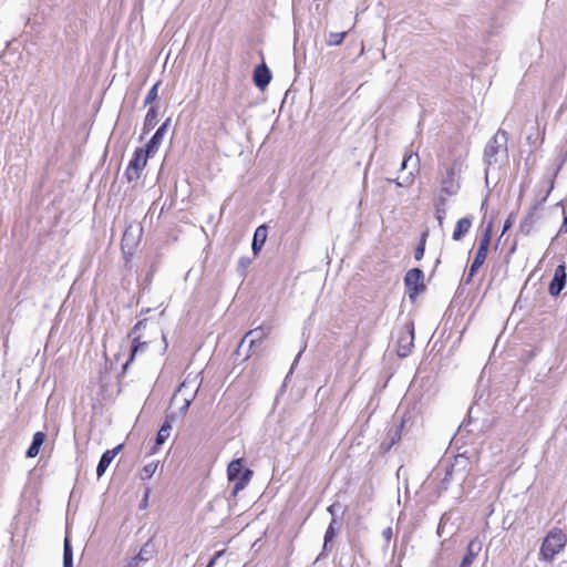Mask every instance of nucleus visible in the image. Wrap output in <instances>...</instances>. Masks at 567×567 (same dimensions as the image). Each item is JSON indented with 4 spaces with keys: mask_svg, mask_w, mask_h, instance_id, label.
<instances>
[{
    "mask_svg": "<svg viewBox=\"0 0 567 567\" xmlns=\"http://www.w3.org/2000/svg\"><path fill=\"white\" fill-rule=\"evenodd\" d=\"M446 196L447 195L445 193H442V189H440L439 194L434 198V203H433L434 210H436V209L446 210V202H447Z\"/></svg>",
    "mask_w": 567,
    "mask_h": 567,
    "instance_id": "obj_26",
    "label": "nucleus"
},
{
    "mask_svg": "<svg viewBox=\"0 0 567 567\" xmlns=\"http://www.w3.org/2000/svg\"><path fill=\"white\" fill-rule=\"evenodd\" d=\"M392 535H393V532H392L391 527H388V528L383 529V532H382V536L384 537V539L386 542H390V539L392 538Z\"/></svg>",
    "mask_w": 567,
    "mask_h": 567,
    "instance_id": "obj_35",
    "label": "nucleus"
},
{
    "mask_svg": "<svg viewBox=\"0 0 567 567\" xmlns=\"http://www.w3.org/2000/svg\"><path fill=\"white\" fill-rule=\"evenodd\" d=\"M270 329L264 327H257L249 330L243 338L240 346L248 342L249 348L260 344L269 334Z\"/></svg>",
    "mask_w": 567,
    "mask_h": 567,
    "instance_id": "obj_13",
    "label": "nucleus"
},
{
    "mask_svg": "<svg viewBox=\"0 0 567 567\" xmlns=\"http://www.w3.org/2000/svg\"><path fill=\"white\" fill-rule=\"evenodd\" d=\"M267 234H268V230L265 225H261L256 228L255 234H254L252 245H251V248H252V251L255 255H257L261 250V248L267 239Z\"/></svg>",
    "mask_w": 567,
    "mask_h": 567,
    "instance_id": "obj_19",
    "label": "nucleus"
},
{
    "mask_svg": "<svg viewBox=\"0 0 567 567\" xmlns=\"http://www.w3.org/2000/svg\"><path fill=\"white\" fill-rule=\"evenodd\" d=\"M271 80L270 70L266 64L258 65L254 72V82L257 87L265 90Z\"/></svg>",
    "mask_w": 567,
    "mask_h": 567,
    "instance_id": "obj_16",
    "label": "nucleus"
},
{
    "mask_svg": "<svg viewBox=\"0 0 567 567\" xmlns=\"http://www.w3.org/2000/svg\"><path fill=\"white\" fill-rule=\"evenodd\" d=\"M145 323L143 321H140L137 322L134 328L132 329L131 331V334L130 336H134L133 338V344H132V348H131V357H130V360L124 364V369L127 367V364L130 362H132L136 355L138 353H143L146 351L147 347H148V342L146 341H141L140 340V334H137L138 330L144 327Z\"/></svg>",
    "mask_w": 567,
    "mask_h": 567,
    "instance_id": "obj_10",
    "label": "nucleus"
},
{
    "mask_svg": "<svg viewBox=\"0 0 567 567\" xmlns=\"http://www.w3.org/2000/svg\"><path fill=\"white\" fill-rule=\"evenodd\" d=\"M150 155L145 153L143 147L136 148L133 158L125 169V177L127 182H137L141 178L142 172L147 164Z\"/></svg>",
    "mask_w": 567,
    "mask_h": 567,
    "instance_id": "obj_6",
    "label": "nucleus"
},
{
    "mask_svg": "<svg viewBox=\"0 0 567 567\" xmlns=\"http://www.w3.org/2000/svg\"><path fill=\"white\" fill-rule=\"evenodd\" d=\"M154 555V546L151 542H147L138 551V554L130 563L128 567H138L141 561L150 560Z\"/></svg>",
    "mask_w": 567,
    "mask_h": 567,
    "instance_id": "obj_17",
    "label": "nucleus"
},
{
    "mask_svg": "<svg viewBox=\"0 0 567 567\" xmlns=\"http://www.w3.org/2000/svg\"><path fill=\"white\" fill-rule=\"evenodd\" d=\"M214 563H215V559H212L210 563L206 567H213Z\"/></svg>",
    "mask_w": 567,
    "mask_h": 567,
    "instance_id": "obj_41",
    "label": "nucleus"
},
{
    "mask_svg": "<svg viewBox=\"0 0 567 567\" xmlns=\"http://www.w3.org/2000/svg\"><path fill=\"white\" fill-rule=\"evenodd\" d=\"M328 511L333 515V505L328 508Z\"/></svg>",
    "mask_w": 567,
    "mask_h": 567,
    "instance_id": "obj_42",
    "label": "nucleus"
},
{
    "mask_svg": "<svg viewBox=\"0 0 567 567\" xmlns=\"http://www.w3.org/2000/svg\"><path fill=\"white\" fill-rule=\"evenodd\" d=\"M162 339H163V342H164V348L163 350H165L167 348V343H166V339H165V336L162 333Z\"/></svg>",
    "mask_w": 567,
    "mask_h": 567,
    "instance_id": "obj_40",
    "label": "nucleus"
},
{
    "mask_svg": "<svg viewBox=\"0 0 567 567\" xmlns=\"http://www.w3.org/2000/svg\"><path fill=\"white\" fill-rule=\"evenodd\" d=\"M156 468H157V463H155V462L146 464L141 471V474H140L141 480L142 481L150 480L156 472Z\"/></svg>",
    "mask_w": 567,
    "mask_h": 567,
    "instance_id": "obj_25",
    "label": "nucleus"
},
{
    "mask_svg": "<svg viewBox=\"0 0 567 567\" xmlns=\"http://www.w3.org/2000/svg\"><path fill=\"white\" fill-rule=\"evenodd\" d=\"M404 284L409 291V297L413 299L420 291L425 289L424 274L419 268L410 269L404 277Z\"/></svg>",
    "mask_w": 567,
    "mask_h": 567,
    "instance_id": "obj_7",
    "label": "nucleus"
},
{
    "mask_svg": "<svg viewBox=\"0 0 567 567\" xmlns=\"http://www.w3.org/2000/svg\"><path fill=\"white\" fill-rule=\"evenodd\" d=\"M63 567H73V550L69 537L63 543Z\"/></svg>",
    "mask_w": 567,
    "mask_h": 567,
    "instance_id": "obj_21",
    "label": "nucleus"
},
{
    "mask_svg": "<svg viewBox=\"0 0 567 567\" xmlns=\"http://www.w3.org/2000/svg\"><path fill=\"white\" fill-rule=\"evenodd\" d=\"M561 230H563V231H565V233H567V228H563Z\"/></svg>",
    "mask_w": 567,
    "mask_h": 567,
    "instance_id": "obj_44",
    "label": "nucleus"
},
{
    "mask_svg": "<svg viewBox=\"0 0 567 567\" xmlns=\"http://www.w3.org/2000/svg\"><path fill=\"white\" fill-rule=\"evenodd\" d=\"M426 237H427V233L425 231V233L422 234L421 239H420V244L415 248V251H414L415 260H421L423 258V256H424Z\"/></svg>",
    "mask_w": 567,
    "mask_h": 567,
    "instance_id": "obj_27",
    "label": "nucleus"
},
{
    "mask_svg": "<svg viewBox=\"0 0 567 567\" xmlns=\"http://www.w3.org/2000/svg\"><path fill=\"white\" fill-rule=\"evenodd\" d=\"M564 227L567 228V218L564 219Z\"/></svg>",
    "mask_w": 567,
    "mask_h": 567,
    "instance_id": "obj_43",
    "label": "nucleus"
},
{
    "mask_svg": "<svg viewBox=\"0 0 567 567\" xmlns=\"http://www.w3.org/2000/svg\"><path fill=\"white\" fill-rule=\"evenodd\" d=\"M158 86H159V82L155 83L151 90L148 91L146 97H145V101H144V104L147 105V104H152L156 99H157V94H158Z\"/></svg>",
    "mask_w": 567,
    "mask_h": 567,
    "instance_id": "obj_29",
    "label": "nucleus"
},
{
    "mask_svg": "<svg viewBox=\"0 0 567 567\" xmlns=\"http://www.w3.org/2000/svg\"><path fill=\"white\" fill-rule=\"evenodd\" d=\"M401 429L402 427H390L388 431V437L391 439V443H396L401 439Z\"/></svg>",
    "mask_w": 567,
    "mask_h": 567,
    "instance_id": "obj_32",
    "label": "nucleus"
},
{
    "mask_svg": "<svg viewBox=\"0 0 567 567\" xmlns=\"http://www.w3.org/2000/svg\"><path fill=\"white\" fill-rule=\"evenodd\" d=\"M169 125V118H167L155 132V134L152 136L150 142L146 144L144 148L145 153L150 156L154 155L161 145L163 137L168 128Z\"/></svg>",
    "mask_w": 567,
    "mask_h": 567,
    "instance_id": "obj_12",
    "label": "nucleus"
},
{
    "mask_svg": "<svg viewBox=\"0 0 567 567\" xmlns=\"http://www.w3.org/2000/svg\"><path fill=\"white\" fill-rule=\"evenodd\" d=\"M445 215H446V210H443V209H436L435 210V218L439 223V226H443V221H444V218H445Z\"/></svg>",
    "mask_w": 567,
    "mask_h": 567,
    "instance_id": "obj_34",
    "label": "nucleus"
},
{
    "mask_svg": "<svg viewBox=\"0 0 567 567\" xmlns=\"http://www.w3.org/2000/svg\"><path fill=\"white\" fill-rule=\"evenodd\" d=\"M566 285V266L564 264L557 266L554 277L549 284L548 291L553 297H557Z\"/></svg>",
    "mask_w": 567,
    "mask_h": 567,
    "instance_id": "obj_11",
    "label": "nucleus"
},
{
    "mask_svg": "<svg viewBox=\"0 0 567 567\" xmlns=\"http://www.w3.org/2000/svg\"><path fill=\"white\" fill-rule=\"evenodd\" d=\"M239 264L241 267L246 268L250 264V260L249 259H240Z\"/></svg>",
    "mask_w": 567,
    "mask_h": 567,
    "instance_id": "obj_37",
    "label": "nucleus"
},
{
    "mask_svg": "<svg viewBox=\"0 0 567 567\" xmlns=\"http://www.w3.org/2000/svg\"><path fill=\"white\" fill-rule=\"evenodd\" d=\"M122 449H123V445L118 444L114 449L107 450L106 452H104L102 454L100 462L97 464V467H96L97 477H101L106 472L107 467L110 466V464L112 463L114 457L121 452Z\"/></svg>",
    "mask_w": 567,
    "mask_h": 567,
    "instance_id": "obj_15",
    "label": "nucleus"
},
{
    "mask_svg": "<svg viewBox=\"0 0 567 567\" xmlns=\"http://www.w3.org/2000/svg\"><path fill=\"white\" fill-rule=\"evenodd\" d=\"M413 175L414 173L410 172L409 175L404 177L402 181L388 178V182H394L400 187L410 186L413 183Z\"/></svg>",
    "mask_w": 567,
    "mask_h": 567,
    "instance_id": "obj_31",
    "label": "nucleus"
},
{
    "mask_svg": "<svg viewBox=\"0 0 567 567\" xmlns=\"http://www.w3.org/2000/svg\"><path fill=\"white\" fill-rule=\"evenodd\" d=\"M463 430H465V431H466V430H467V427L458 426V427H457V432H456V434H455V436H454V437H456L457 435H461V434H462V432H463Z\"/></svg>",
    "mask_w": 567,
    "mask_h": 567,
    "instance_id": "obj_38",
    "label": "nucleus"
},
{
    "mask_svg": "<svg viewBox=\"0 0 567 567\" xmlns=\"http://www.w3.org/2000/svg\"><path fill=\"white\" fill-rule=\"evenodd\" d=\"M491 239H492V230H491V228H487L484 231V234L482 235V237L480 238L477 251L475 254L474 260L470 267L468 274L465 279L466 284H470L472 281L474 275L483 266V264L486 259L487 252H488Z\"/></svg>",
    "mask_w": 567,
    "mask_h": 567,
    "instance_id": "obj_5",
    "label": "nucleus"
},
{
    "mask_svg": "<svg viewBox=\"0 0 567 567\" xmlns=\"http://www.w3.org/2000/svg\"><path fill=\"white\" fill-rule=\"evenodd\" d=\"M189 405L190 403L188 401L175 392L167 409L168 421L164 425H169V422H177L178 417L186 413Z\"/></svg>",
    "mask_w": 567,
    "mask_h": 567,
    "instance_id": "obj_8",
    "label": "nucleus"
},
{
    "mask_svg": "<svg viewBox=\"0 0 567 567\" xmlns=\"http://www.w3.org/2000/svg\"><path fill=\"white\" fill-rule=\"evenodd\" d=\"M346 35L347 32H330L327 39V45H340L343 42Z\"/></svg>",
    "mask_w": 567,
    "mask_h": 567,
    "instance_id": "obj_24",
    "label": "nucleus"
},
{
    "mask_svg": "<svg viewBox=\"0 0 567 567\" xmlns=\"http://www.w3.org/2000/svg\"><path fill=\"white\" fill-rule=\"evenodd\" d=\"M131 229H126L123 236V243L126 244L131 237Z\"/></svg>",
    "mask_w": 567,
    "mask_h": 567,
    "instance_id": "obj_36",
    "label": "nucleus"
},
{
    "mask_svg": "<svg viewBox=\"0 0 567 567\" xmlns=\"http://www.w3.org/2000/svg\"><path fill=\"white\" fill-rule=\"evenodd\" d=\"M334 524H336V519L332 518L330 525L328 526L327 530H326V534H324V547L327 546V544L329 542H331L333 539V537L336 536V529H334Z\"/></svg>",
    "mask_w": 567,
    "mask_h": 567,
    "instance_id": "obj_30",
    "label": "nucleus"
},
{
    "mask_svg": "<svg viewBox=\"0 0 567 567\" xmlns=\"http://www.w3.org/2000/svg\"><path fill=\"white\" fill-rule=\"evenodd\" d=\"M156 122H157V110L155 107H151L147 111L146 116H145L144 131L152 130L156 125Z\"/></svg>",
    "mask_w": 567,
    "mask_h": 567,
    "instance_id": "obj_23",
    "label": "nucleus"
},
{
    "mask_svg": "<svg viewBox=\"0 0 567 567\" xmlns=\"http://www.w3.org/2000/svg\"><path fill=\"white\" fill-rule=\"evenodd\" d=\"M200 382L198 380V375L190 377L188 375L178 386V389L175 391L178 393L182 398H184L186 401L192 403V401L195 399L198 389H199Z\"/></svg>",
    "mask_w": 567,
    "mask_h": 567,
    "instance_id": "obj_9",
    "label": "nucleus"
},
{
    "mask_svg": "<svg viewBox=\"0 0 567 567\" xmlns=\"http://www.w3.org/2000/svg\"><path fill=\"white\" fill-rule=\"evenodd\" d=\"M462 169V163L457 159L445 166L441 172L440 189L447 196H455L460 190L458 175Z\"/></svg>",
    "mask_w": 567,
    "mask_h": 567,
    "instance_id": "obj_3",
    "label": "nucleus"
},
{
    "mask_svg": "<svg viewBox=\"0 0 567 567\" xmlns=\"http://www.w3.org/2000/svg\"><path fill=\"white\" fill-rule=\"evenodd\" d=\"M394 445V443H391V439H389L388 436L381 442L380 444V449L383 451V452H388L391 450V447Z\"/></svg>",
    "mask_w": 567,
    "mask_h": 567,
    "instance_id": "obj_33",
    "label": "nucleus"
},
{
    "mask_svg": "<svg viewBox=\"0 0 567 567\" xmlns=\"http://www.w3.org/2000/svg\"><path fill=\"white\" fill-rule=\"evenodd\" d=\"M482 546L483 545L481 540H478L477 538L472 539L467 545L466 554L463 557L460 567H471L473 561L480 555Z\"/></svg>",
    "mask_w": 567,
    "mask_h": 567,
    "instance_id": "obj_14",
    "label": "nucleus"
},
{
    "mask_svg": "<svg viewBox=\"0 0 567 567\" xmlns=\"http://www.w3.org/2000/svg\"><path fill=\"white\" fill-rule=\"evenodd\" d=\"M300 355H301V351H300V352L298 353V355L296 357V359H295V361H293V363H292L291 370H292V369L295 368V365L297 364V362H298V360H299Z\"/></svg>",
    "mask_w": 567,
    "mask_h": 567,
    "instance_id": "obj_39",
    "label": "nucleus"
},
{
    "mask_svg": "<svg viewBox=\"0 0 567 567\" xmlns=\"http://www.w3.org/2000/svg\"><path fill=\"white\" fill-rule=\"evenodd\" d=\"M472 227V218L464 217L456 221L452 238L455 241L461 240Z\"/></svg>",
    "mask_w": 567,
    "mask_h": 567,
    "instance_id": "obj_18",
    "label": "nucleus"
},
{
    "mask_svg": "<svg viewBox=\"0 0 567 567\" xmlns=\"http://www.w3.org/2000/svg\"><path fill=\"white\" fill-rule=\"evenodd\" d=\"M413 157H414V165H413L414 166V171L415 172L417 171L420 159H419L417 154H413L412 152L404 155V158H403L402 164H401V169L402 171L408 168V165L413 159Z\"/></svg>",
    "mask_w": 567,
    "mask_h": 567,
    "instance_id": "obj_28",
    "label": "nucleus"
},
{
    "mask_svg": "<svg viewBox=\"0 0 567 567\" xmlns=\"http://www.w3.org/2000/svg\"><path fill=\"white\" fill-rule=\"evenodd\" d=\"M507 133L498 130L496 134L489 140L485 147V162L488 166L497 164L499 158L505 157L507 154Z\"/></svg>",
    "mask_w": 567,
    "mask_h": 567,
    "instance_id": "obj_2",
    "label": "nucleus"
},
{
    "mask_svg": "<svg viewBox=\"0 0 567 567\" xmlns=\"http://www.w3.org/2000/svg\"><path fill=\"white\" fill-rule=\"evenodd\" d=\"M567 536L560 528H553L544 538L539 555L545 561H553L555 556L564 549Z\"/></svg>",
    "mask_w": 567,
    "mask_h": 567,
    "instance_id": "obj_1",
    "label": "nucleus"
},
{
    "mask_svg": "<svg viewBox=\"0 0 567 567\" xmlns=\"http://www.w3.org/2000/svg\"><path fill=\"white\" fill-rule=\"evenodd\" d=\"M228 480L235 482L233 488V495L236 496L250 481L252 471L249 468H243V460L237 458L229 463L227 468Z\"/></svg>",
    "mask_w": 567,
    "mask_h": 567,
    "instance_id": "obj_4",
    "label": "nucleus"
},
{
    "mask_svg": "<svg viewBox=\"0 0 567 567\" xmlns=\"http://www.w3.org/2000/svg\"><path fill=\"white\" fill-rule=\"evenodd\" d=\"M171 429L172 427H159V431H158L157 436L155 439V445L152 449V453H155L156 450L166 442V440L171 435Z\"/></svg>",
    "mask_w": 567,
    "mask_h": 567,
    "instance_id": "obj_22",
    "label": "nucleus"
},
{
    "mask_svg": "<svg viewBox=\"0 0 567 567\" xmlns=\"http://www.w3.org/2000/svg\"><path fill=\"white\" fill-rule=\"evenodd\" d=\"M45 434L43 432H37L34 435H33V439H32V443L31 445L29 446V449L27 450V457H35L39 452H40V449L42 446V444L44 443L45 441Z\"/></svg>",
    "mask_w": 567,
    "mask_h": 567,
    "instance_id": "obj_20",
    "label": "nucleus"
}]
</instances>
